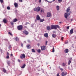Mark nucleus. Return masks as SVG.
<instances>
[{
    "instance_id": "nucleus-8",
    "label": "nucleus",
    "mask_w": 76,
    "mask_h": 76,
    "mask_svg": "<svg viewBox=\"0 0 76 76\" xmlns=\"http://www.w3.org/2000/svg\"><path fill=\"white\" fill-rule=\"evenodd\" d=\"M36 20H40V17L39 16V15H37L36 17Z\"/></svg>"
},
{
    "instance_id": "nucleus-51",
    "label": "nucleus",
    "mask_w": 76,
    "mask_h": 76,
    "mask_svg": "<svg viewBox=\"0 0 76 76\" xmlns=\"http://www.w3.org/2000/svg\"><path fill=\"white\" fill-rule=\"evenodd\" d=\"M10 56L12 57L13 56V54L12 53H11V54Z\"/></svg>"
},
{
    "instance_id": "nucleus-2",
    "label": "nucleus",
    "mask_w": 76,
    "mask_h": 76,
    "mask_svg": "<svg viewBox=\"0 0 76 76\" xmlns=\"http://www.w3.org/2000/svg\"><path fill=\"white\" fill-rule=\"evenodd\" d=\"M34 11L37 12H38L40 11V7H35L34 9Z\"/></svg>"
},
{
    "instance_id": "nucleus-13",
    "label": "nucleus",
    "mask_w": 76,
    "mask_h": 76,
    "mask_svg": "<svg viewBox=\"0 0 76 76\" xmlns=\"http://www.w3.org/2000/svg\"><path fill=\"white\" fill-rule=\"evenodd\" d=\"M70 7H69L66 10V13H68L69 11H70Z\"/></svg>"
},
{
    "instance_id": "nucleus-49",
    "label": "nucleus",
    "mask_w": 76,
    "mask_h": 76,
    "mask_svg": "<svg viewBox=\"0 0 76 76\" xmlns=\"http://www.w3.org/2000/svg\"><path fill=\"white\" fill-rule=\"evenodd\" d=\"M19 1L20 2H22V0H19Z\"/></svg>"
},
{
    "instance_id": "nucleus-21",
    "label": "nucleus",
    "mask_w": 76,
    "mask_h": 76,
    "mask_svg": "<svg viewBox=\"0 0 76 76\" xmlns=\"http://www.w3.org/2000/svg\"><path fill=\"white\" fill-rule=\"evenodd\" d=\"M52 36L53 38H55L56 37V35L55 34H52Z\"/></svg>"
},
{
    "instance_id": "nucleus-12",
    "label": "nucleus",
    "mask_w": 76,
    "mask_h": 76,
    "mask_svg": "<svg viewBox=\"0 0 76 76\" xmlns=\"http://www.w3.org/2000/svg\"><path fill=\"white\" fill-rule=\"evenodd\" d=\"M14 5L15 7H18V4L16 3H14Z\"/></svg>"
},
{
    "instance_id": "nucleus-42",
    "label": "nucleus",
    "mask_w": 76,
    "mask_h": 76,
    "mask_svg": "<svg viewBox=\"0 0 76 76\" xmlns=\"http://www.w3.org/2000/svg\"><path fill=\"white\" fill-rule=\"evenodd\" d=\"M21 46L22 47H23V44L22 43L21 44Z\"/></svg>"
},
{
    "instance_id": "nucleus-44",
    "label": "nucleus",
    "mask_w": 76,
    "mask_h": 76,
    "mask_svg": "<svg viewBox=\"0 0 76 76\" xmlns=\"http://www.w3.org/2000/svg\"><path fill=\"white\" fill-rule=\"evenodd\" d=\"M12 48V47H11V45H10V47L9 48V49H10Z\"/></svg>"
},
{
    "instance_id": "nucleus-22",
    "label": "nucleus",
    "mask_w": 76,
    "mask_h": 76,
    "mask_svg": "<svg viewBox=\"0 0 76 76\" xmlns=\"http://www.w3.org/2000/svg\"><path fill=\"white\" fill-rule=\"evenodd\" d=\"M47 29L48 31L50 30V26H47Z\"/></svg>"
},
{
    "instance_id": "nucleus-14",
    "label": "nucleus",
    "mask_w": 76,
    "mask_h": 76,
    "mask_svg": "<svg viewBox=\"0 0 76 76\" xmlns=\"http://www.w3.org/2000/svg\"><path fill=\"white\" fill-rule=\"evenodd\" d=\"M3 22H4V23H7V20H6V18H4L3 20Z\"/></svg>"
},
{
    "instance_id": "nucleus-18",
    "label": "nucleus",
    "mask_w": 76,
    "mask_h": 76,
    "mask_svg": "<svg viewBox=\"0 0 76 76\" xmlns=\"http://www.w3.org/2000/svg\"><path fill=\"white\" fill-rule=\"evenodd\" d=\"M25 66H26V65L24 64L23 66L21 67V68H22V69H24V68L25 67Z\"/></svg>"
},
{
    "instance_id": "nucleus-32",
    "label": "nucleus",
    "mask_w": 76,
    "mask_h": 76,
    "mask_svg": "<svg viewBox=\"0 0 76 76\" xmlns=\"http://www.w3.org/2000/svg\"><path fill=\"white\" fill-rule=\"evenodd\" d=\"M0 2L1 3H3V0H0Z\"/></svg>"
},
{
    "instance_id": "nucleus-4",
    "label": "nucleus",
    "mask_w": 76,
    "mask_h": 76,
    "mask_svg": "<svg viewBox=\"0 0 76 76\" xmlns=\"http://www.w3.org/2000/svg\"><path fill=\"white\" fill-rule=\"evenodd\" d=\"M20 57L21 59H23V58H25V55L24 54H22L21 56H20Z\"/></svg>"
},
{
    "instance_id": "nucleus-19",
    "label": "nucleus",
    "mask_w": 76,
    "mask_h": 76,
    "mask_svg": "<svg viewBox=\"0 0 76 76\" xmlns=\"http://www.w3.org/2000/svg\"><path fill=\"white\" fill-rule=\"evenodd\" d=\"M44 36L46 38H48V34L47 33H45L44 34Z\"/></svg>"
},
{
    "instance_id": "nucleus-3",
    "label": "nucleus",
    "mask_w": 76,
    "mask_h": 76,
    "mask_svg": "<svg viewBox=\"0 0 76 76\" xmlns=\"http://www.w3.org/2000/svg\"><path fill=\"white\" fill-rule=\"evenodd\" d=\"M17 29L19 31H21L23 29V26L22 25L18 26L17 27Z\"/></svg>"
},
{
    "instance_id": "nucleus-15",
    "label": "nucleus",
    "mask_w": 76,
    "mask_h": 76,
    "mask_svg": "<svg viewBox=\"0 0 76 76\" xmlns=\"http://www.w3.org/2000/svg\"><path fill=\"white\" fill-rule=\"evenodd\" d=\"M64 51L65 53H69V49H66L64 50Z\"/></svg>"
},
{
    "instance_id": "nucleus-30",
    "label": "nucleus",
    "mask_w": 76,
    "mask_h": 76,
    "mask_svg": "<svg viewBox=\"0 0 76 76\" xmlns=\"http://www.w3.org/2000/svg\"><path fill=\"white\" fill-rule=\"evenodd\" d=\"M8 34H10L11 36H12V35H13L12 34V33H11L10 32H9Z\"/></svg>"
},
{
    "instance_id": "nucleus-16",
    "label": "nucleus",
    "mask_w": 76,
    "mask_h": 76,
    "mask_svg": "<svg viewBox=\"0 0 76 76\" xmlns=\"http://www.w3.org/2000/svg\"><path fill=\"white\" fill-rule=\"evenodd\" d=\"M18 21V19L16 18H15L13 19V22L15 23L17 22Z\"/></svg>"
},
{
    "instance_id": "nucleus-46",
    "label": "nucleus",
    "mask_w": 76,
    "mask_h": 76,
    "mask_svg": "<svg viewBox=\"0 0 76 76\" xmlns=\"http://www.w3.org/2000/svg\"><path fill=\"white\" fill-rule=\"evenodd\" d=\"M60 69V70H61V71H63V68H61Z\"/></svg>"
},
{
    "instance_id": "nucleus-60",
    "label": "nucleus",
    "mask_w": 76,
    "mask_h": 76,
    "mask_svg": "<svg viewBox=\"0 0 76 76\" xmlns=\"http://www.w3.org/2000/svg\"><path fill=\"white\" fill-rule=\"evenodd\" d=\"M47 0H45V1H47Z\"/></svg>"
},
{
    "instance_id": "nucleus-52",
    "label": "nucleus",
    "mask_w": 76,
    "mask_h": 76,
    "mask_svg": "<svg viewBox=\"0 0 76 76\" xmlns=\"http://www.w3.org/2000/svg\"><path fill=\"white\" fill-rule=\"evenodd\" d=\"M11 23V25H13V24H14L13 23Z\"/></svg>"
},
{
    "instance_id": "nucleus-31",
    "label": "nucleus",
    "mask_w": 76,
    "mask_h": 76,
    "mask_svg": "<svg viewBox=\"0 0 76 76\" xmlns=\"http://www.w3.org/2000/svg\"><path fill=\"white\" fill-rule=\"evenodd\" d=\"M37 52L39 53H40L41 52V50L40 49H39L37 50Z\"/></svg>"
},
{
    "instance_id": "nucleus-10",
    "label": "nucleus",
    "mask_w": 76,
    "mask_h": 76,
    "mask_svg": "<svg viewBox=\"0 0 76 76\" xmlns=\"http://www.w3.org/2000/svg\"><path fill=\"white\" fill-rule=\"evenodd\" d=\"M67 75V72H65L64 73V72H62L61 74V76H66Z\"/></svg>"
},
{
    "instance_id": "nucleus-6",
    "label": "nucleus",
    "mask_w": 76,
    "mask_h": 76,
    "mask_svg": "<svg viewBox=\"0 0 76 76\" xmlns=\"http://www.w3.org/2000/svg\"><path fill=\"white\" fill-rule=\"evenodd\" d=\"M23 34H24L25 35H28V34H29V33L28 32V31H27L26 30H24L23 31Z\"/></svg>"
},
{
    "instance_id": "nucleus-41",
    "label": "nucleus",
    "mask_w": 76,
    "mask_h": 76,
    "mask_svg": "<svg viewBox=\"0 0 76 76\" xmlns=\"http://www.w3.org/2000/svg\"><path fill=\"white\" fill-rule=\"evenodd\" d=\"M48 42V41H46L45 43V45H47V43Z\"/></svg>"
},
{
    "instance_id": "nucleus-5",
    "label": "nucleus",
    "mask_w": 76,
    "mask_h": 76,
    "mask_svg": "<svg viewBox=\"0 0 76 76\" xmlns=\"http://www.w3.org/2000/svg\"><path fill=\"white\" fill-rule=\"evenodd\" d=\"M46 47H45V46H44V45L42 46L41 47V50H42V51H43V50H45L46 48Z\"/></svg>"
},
{
    "instance_id": "nucleus-9",
    "label": "nucleus",
    "mask_w": 76,
    "mask_h": 76,
    "mask_svg": "<svg viewBox=\"0 0 76 76\" xmlns=\"http://www.w3.org/2000/svg\"><path fill=\"white\" fill-rule=\"evenodd\" d=\"M69 34L71 35L72 34H73V29H71L69 32Z\"/></svg>"
},
{
    "instance_id": "nucleus-54",
    "label": "nucleus",
    "mask_w": 76,
    "mask_h": 76,
    "mask_svg": "<svg viewBox=\"0 0 76 76\" xmlns=\"http://www.w3.org/2000/svg\"><path fill=\"white\" fill-rule=\"evenodd\" d=\"M37 0H35V2H36L37 1Z\"/></svg>"
},
{
    "instance_id": "nucleus-36",
    "label": "nucleus",
    "mask_w": 76,
    "mask_h": 76,
    "mask_svg": "<svg viewBox=\"0 0 76 76\" xmlns=\"http://www.w3.org/2000/svg\"><path fill=\"white\" fill-rule=\"evenodd\" d=\"M7 56H9V52H7Z\"/></svg>"
},
{
    "instance_id": "nucleus-47",
    "label": "nucleus",
    "mask_w": 76,
    "mask_h": 76,
    "mask_svg": "<svg viewBox=\"0 0 76 76\" xmlns=\"http://www.w3.org/2000/svg\"><path fill=\"white\" fill-rule=\"evenodd\" d=\"M18 62H19V63H20V60L19 59H18Z\"/></svg>"
},
{
    "instance_id": "nucleus-33",
    "label": "nucleus",
    "mask_w": 76,
    "mask_h": 76,
    "mask_svg": "<svg viewBox=\"0 0 76 76\" xmlns=\"http://www.w3.org/2000/svg\"><path fill=\"white\" fill-rule=\"evenodd\" d=\"M62 66H66V64H65L64 63H63Z\"/></svg>"
},
{
    "instance_id": "nucleus-35",
    "label": "nucleus",
    "mask_w": 76,
    "mask_h": 76,
    "mask_svg": "<svg viewBox=\"0 0 76 76\" xmlns=\"http://www.w3.org/2000/svg\"><path fill=\"white\" fill-rule=\"evenodd\" d=\"M58 1L59 3H60L62 1V0H58Z\"/></svg>"
},
{
    "instance_id": "nucleus-59",
    "label": "nucleus",
    "mask_w": 76,
    "mask_h": 76,
    "mask_svg": "<svg viewBox=\"0 0 76 76\" xmlns=\"http://www.w3.org/2000/svg\"><path fill=\"white\" fill-rule=\"evenodd\" d=\"M26 25H27V23H26Z\"/></svg>"
},
{
    "instance_id": "nucleus-56",
    "label": "nucleus",
    "mask_w": 76,
    "mask_h": 76,
    "mask_svg": "<svg viewBox=\"0 0 76 76\" xmlns=\"http://www.w3.org/2000/svg\"><path fill=\"white\" fill-rule=\"evenodd\" d=\"M72 20H73L72 19L71 20V21H72Z\"/></svg>"
},
{
    "instance_id": "nucleus-11",
    "label": "nucleus",
    "mask_w": 76,
    "mask_h": 76,
    "mask_svg": "<svg viewBox=\"0 0 76 76\" xmlns=\"http://www.w3.org/2000/svg\"><path fill=\"white\" fill-rule=\"evenodd\" d=\"M47 17H50L51 16V13L50 12H48L47 13Z\"/></svg>"
},
{
    "instance_id": "nucleus-29",
    "label": "nucleus",
    "mask_w": 76,
    "mask_h": 76,
    "mask_svg": "<svg viewBox=\"0 0 76 76\" xmlns=\"http://www.w3.org/2000/svg\"><path fill=\"white\" fill-rule=\"evenodd\" d=\"M7 64L9 66L10 65V61H8L7 62Z\"/></svg>"
},
{
    "instance_id": "nucleus-53",
    "label": "nucleus",
    "mask_w": 76,
    "mask_h": 76,
    "mask_svg": "<svg viewBox=\"0 0 76 76\" xmlns=\"http://www.w3.org/2000/svg\"><path fill=\"white\" fill-rule=\"evenodd\" d=\"M59 69H60L61 68H60V66L59 67Z\"/></svg>"
},
{
    "instance_id": "nucleus-37",
    "label": "nucleus",
    "mask_w": 76,
    "mask_h": 76,
    "mask_svg": "<svg viewBox=\"0 0 76 76\" xmlns=\"http://www.w3.org/2000/svg\"><path fill=\"white\" fill-rule=\"evenodd\" d=\"M40 12H41V13H42V12H44V10H42H42H41Z\"/></svg>"
},
{
    "instance_id": "nucleus-17",
    "label": "nucleus",
    "mask_w": 76,
    "mask_h": 76,
    "mask_svg": "<svg viewBox=\"0 0 76 76\" xmlns=\"http://www.w3.org/2000/svg\"><path fill=\"white\" fill-rule=\"evenodd\" d=\"M26 47L28 49H29V48H31V46L29 45H27L26 46Z\"/></svg>"
},
{
    "instance_id": "nucleus-25",
    "label": "nucleus",
    "mask_w": 76,
    "mask_h": 76,
    "mask_svg": "<svg viewBox=\"0 0 76 76\" xmlns=\"http://www.w3.org/2000/svg\"><path fill=\"white\" fill-rule=\"evenodd\" d=\"M40 20L39 21L40 22H43V21H44V19H40Z\"/></svg>"
},
{
    "instance_id": "nucleus-50",
    "label": "nucleus",
    "mask_w": 76,
    "mask_h": 76,
    "mask_svg": "<svg viewBox=\"0 0 76 76\" xmlns=\"http://www.w3.org/2000/svg\"><path fill=\"white\" fill-rule=\"evenodd\" d=\"M41 0H39V3H41Z\"/></svg>"
},
{
    "instance_id": "nucleus-39",
    "label": "nucleus",
    "mask_w": 76,
    "mask_h": 76,
    "mask_svg": "<svg viewBox=\"0 0 76 76\" xmlns=\"http://www.w3.org/2000/svg\"><path fill=\"white\" fill-rule=\"evenodd\" d=\"M69 28H70V26H68L66 27V28L67 29H69Z\"/></svg>"
},
{
    "instance_id": "nucleus-55",
    "label": "nucleus",
    "mask_w": 76,
    "mask_h": 76,
    "mask_svg": "<svg viewBox=\"0 0 76 76\" xmlns=\"http://www.w3.org/2000/svg\"><path fill=\"white\" fill-rule=\"evenodd\" d=\"M59 23H61V22H60Z\"/></svg>"
},
{
    "instance_id": "nucleus-57",
    "label": "nucleus",
    "mask_w": 76,
    "mask_h": 76,
    "mask_svg": "<svg viewBox=\"0 0 76 76\" xmlns=\"http://www.w3.org/2000/svg\"><path fill=\"white\" fill-rule=\"evenodd\" d=\"M1 26V24L0 23V27Z\"/></svg>"
},
{
    "instance_id": "nucleus-58",
    "label": "nucleus",
    "mask_w": 76,
    "mask_h": 76,
    "mask_svg": "<svg viewBox=\"0 0 76 76\" xmlns=\"http://www.w3.org/2000/svg\"><path fill=\"white\" fill-rule=\"evenodd\" d=\"M55 0H53V1H55Z\"/></svg>"
},
{
    "instance_id": "nucleus-26",
    "label": "nucleus",
    "mask_w": 76,
    "mask_h": 76,
    "mask_svg": "<svg viewBox=\"0 0 76 76\" xmlns=\"http://www.w3.org/2000/svg\"><path fill=\"white\" fill-rule=\"evenodd\" d=\"M3 72H4V73H6V70L4 68H3Z\"/></svg>"
},
{
    "instance_id": "nucleus-43",
    "label": "nucleus",
    "mask_w": 76,
    "mask_h": 76,
    "mask_svg": "<svg viewBox=\"0 0 76 76\" xmlns=\"http://www.w3.org/2000/svg\"><path fill=\"white\" fill-rule=\"evenodd\" d=\"M70 13H71V12H69L68 13L69 16V15H70Z\"/></svg>"
},
{
    "instance_id": "nucleus-1",
    "label": "nucleus",
    "mask_w": 76,
    "mask_h": 76,
    "mask_svg": "<svg viewBox=\"0 0 76 76\" xmlns=\"http://www.w3.org/2000/svg\"><path fill=\"white\" fill-rule=\"evenodd\" d=\"M57 28H60V26L58 25H52L51 26L50 29H57Z\"/></svg>"
},
{
    "instance_id": "nucleus-45",
    "label": "nucleus",
    "mask_w": 76,
    "mask_h": 76,
    "mask_svg": "<svg viewBox=\"0 0 76 76\" xmlns=\"http://www.w3.org/2000/svg\"><path fill=\"white\" fill-rule=\"evenodd\" d=\"M59 74H60L59 73L57 74V76H60V75H59Z\"/></svg>"
},
{
    "instance_id": "nucleus-28",
    "label": "nucleus",
    "mask_w": 76,
    "mask_h": 76,
    "mask_svg": "<svg viewBox=\"0 0 76 76\" xmlns=\"http://www.w3.org/2000/svg\"><path fill=\"white\" fill-rule=\"evenodd\" d=\"M7 10H10V7L8 6L7 7Z\"/></svg>"
},
{
    "instance_id": "nucleus-23",
    "label": "nucleus",
    "mask_w": 76,
    "mask_h": 76,
    "mask_svg": "<svg viewBox=\"0 0 76 76\" xmlns=\"http://www.w3.org/2000/svg\"><path fill=\"white\" fill-rule=\"evenodd\" d=\"M72 63V61H71L69 60L68 62V65H69L70 64V63Z\"/></svg>"
},
{
    "instance_id": "nucleus-38",
    "label": "nucleus",
    "mask_w": 76,
    "mask_h": 76,
    "mask_svg": "<svg viewBox=\"0 0 76 76\" xmlns=\"http://www.w3.org/2000/svg\"><path fill=\"white\" fill-rule=\"evenodd\" d=\"M9 58V56H7L6 58L8 59Z\"/></svg>"
},
{
    "instance_id": "nucleus-48",
    "label": "nucleus",
    "mask_w": 76,
    "mask_h": 76,
    "mask_svg": "<svg viewBox=\"0 0 76 76\" xmlns=\"http://www.w3.org/2000/svg\"><path fill=\"white\" fill-rule=\"evenodd\" d=\"M40 45L39 44V43H38L37 44V45H38V47H39V46Z\"/></svg>"
},
{
    "instance_id": "nucleus-27",
    "label": "nucleus",
    "mask_w": 76,
    "mask_h": 76,
    "mask_svg": "<svg viewBox=\"0 0 76 76\" xmlns=\"http://www.w3.org/2000/svg\"><path fill=\"white\" fill-rule=\"evenodd\" d=\"M32 52H33V53H35V51L34 49H32Z\"/></svg>"
},
{
    "instance_id": "nucleus-40",
    "label": "nucleus",
    "mask_w": 76,
    "mask_h": 76,
    "mask_svg": "<svg viewBox=\"0 0 76 76\" xmlns=\"http://www.w3.org/2000/svg\"><path fill=\"white\" fill-rule=\"evenodd\" d=\"M63 38L64 37H62L61 38V39L62 41H63Z\"/></svg>"
},
{
    "instance_id": "nucleus-7",
    "label": "nucleus",
    "mask_w": 76,
    "mask_h": 76,
    "mask_svg": "<svg viewBox=\"0 0 76 76\" xmlns=\"http://www.w3.org/2000/svg\"><path fill=\"white\" fill-rule=\"evenodd\" d=\"M64 17L66 19H67L68 17V14L66 12L64 14Z\"/></svg>"
},
{
    "instance_id": "nucleus-24",
    "label": "nucleus",
    "mask_w": 76,
    "mask_h": 76,
    "mask_svg": "<svg viewBox=\"0 0 76 76\" xmlns=\"http://www.w3.org/2000/svg\"><path fill=\"white\" fill-rule=\"evenodd\" d=\"M15 39L16 41H19V38H18V37H16Z\"/></svg>"
},
{
    "instance_id": "nucleus-20",
    "label": "nucleus",
    "mask_w": 76,
    "mask_h": 76,
    "mask_svg": "<svg viewBox=\"0 0 76 76\" xmlns=\"http://www.w3.org/2000/svg\"><path fill=\"white\" fill-rule=\"evenodd\" d=\"M56 9L57 10H60V8L58 6H56Z\"/></svg>"
},
{
    "instance_id": "nucleus-34",
    "label": "nucleus",
    "mask_w": 76,
    "mask_h": 76,
    "mask_svg": "<svg viewBox=\"0 0 76 76\" xmlns=\"http://www.w3.org/2000/svg\"><path fill=\"white\" fill-rule=\"evenodd\" d=\"M52 52H54V47H53V48Z\"/></svg>"
}]
</instances>
